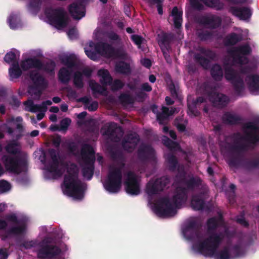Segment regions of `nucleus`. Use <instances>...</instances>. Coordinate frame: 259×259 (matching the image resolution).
<instances>
[{
  "instance_id": "obj_35",
  "label": "nucleus",
  "mask_w": 259,
  "mask_h": 259,
  "mask_svg": "<svg viewBox=\"0 0 259 259\" xmlns=\"http://www.w3.org/2000/svg\"><path fill=\"white\" fill-rule=\"evenodd\" d=\"M72 71L66 67H61L58 73V80L64 84H67L70 80Z\"/></svg>"
},
{
  "instance_id": "obj_11",
  "label": "nucleus",
  "mask_w": 259,
  "mask_h": 259,
  "mask_svg": "<svg viewBox=\"0 0 259 259\" xmlns=\"http://www.w3.org/2000/svg\"><path fill=\"white\" fill-rule=\"evenodd\" d=\"M225 77L232 84L236 95H241L244 89V83L243 78L231 66L226 67Z\"/></svg>"
},
{
  "instance_id": "obj_27",
  "label": "nucleus",
  "mask_w": 259,
  "mask_h": 259,
  "mask_svg": "<svg viewBox=\"0 0 259 259\" xmlns=\"http://www.w3.org/2000/svg\"><path fill=\"white\" fill-rule=\"evenodd\" d=\"M229 12L238 17L240 20H246L251 17L252 13L248 7L231 6L229 9Z\"/></svg>"
},
{
  "instance_id": "obj_59",
  "label": "nucleus",
  "mask_w": 259,
  "mask_h": 259,
  "mask_svg": "<svg viewBox=\"0 0 259 259\" xmlns=\"http://www.w3.org/2000/svg\"><path fill=\"white\" fill-rule=\"evenodd\" d=\"M135 95L137 99L140 102H143L147 97V94L143 91H139L135 93Z\"/></svg>"
},
{
  "instance_id": "obj_32",
  "label": "nucleus",
  "mask_w": 259,
  "mask_h": 259,
  "mask_svg": "<svg viewBox=\"0 0 259 259\" xmlns=\"http://www.w3.org/2000/svg\"><path fill=\"white\" fill-rule=\"evenodd\" d=\"M166 161L168 163V168L171 171H175L177 170L178 171V174L180 171H182L183 169H184L183 166H181L178 162L177 157L172 154H168L166 157Z\"/></svg>"
},
{
  "instance_id": "obj_40",
  "label": "nucleus",
  "mask_w": 259,
  "mask_h": 259,
  "mask_svg": "<svg viewBox=\"0 0 259 259\" xmlns=\"http://www.w3.org/2000/svg\"><path fill=\"white\" fill-rule=\"evenodd\" d=\"M201 226L200 223L198 221L191 220L187 223L183 229V232L187 233L190 230H193L195 232L197 237L198 238L199 235V230Z\"/></svg>"
},
{
  "instance_id": "obj_17",
  "label": "nucleus",
  "mask_w": 259,
  "mask_h": 259,
  "mask_svg": "<svg viewBox=\"0 0 259 259\" xmlns=\"http://www.w3.org/2000/svg\"><path fill=\"white\" fill-rule=\"evenodd\" d=\"M169 183V179L166 176H163L155 180H150L147 184L146 192L148 195L152 196L163 191Z\"/></svg>"
},
{
  "instance_id": "obj_28",
  "label": "nucleus",
  "mask_w": 259,
  "mask_h": 259,
  "mask_svg": "<svg viewBox=\"0 0 259 259\" xmlns=\"http://www.w3.org/2000/svg\"><path fill=\"white\" fill-rule=\"evenodd\" d=\"M118 130L117 124L110 122L106 124L104 127L102 128V132L103 135L107 136L111 141L117 142L120 140V138L117 135Z\"/></svg>"
},
{
  "instance_id": "obj_18",
  "label": "nucleus",
  "mask_w": 259,
  "mask_h": 259,
  "mask_svg": "<svg viewBox=\"0 0 259 259\" xmlns=\"http://www.w3.org/2000/svg\"><path fill=\"white\" fill-rule=\"evenodd\" d=\"M252 49L248 44H245L235 48L233 50L230 52V53L233 56V60L237 63L242 65L248 63V59L245 56L251 53Z\"/></svg>"
},
{
  "instance_id": "obj_20",
  "label": "nucleus",
  "mask_w": 259,
  "mask_h": 259,
  "mask_svg": "<svg viewBox=\"0 0 259 259\" xmlns=\"http://www.w3.org/2000/svg\"><path fill=\"white\" fill-rule=\"evenodd\" d=\"M6 221L13 223L19 226H13L10 228L7 232L9 235H21L24 234L26 229V226L24 223H21L15 213L7 214L5 217Z\"/></svg>"
},
{
  "instance_id": "obj_19",
  "label": "nucleus",
  "mask_w": 259,
  "mask_h": 259,
  "mask_svg": "<svg viewBox=\"0 0 259 259\" xmlns=\"http://www.w3.org/2000/svg\"><path fill=\"white\" fill-rule=\"evenodd\" d=\"M199 23L207 29L210 30L220 28L222 23V18L218 15L209 14L200 17L198 20Z\"/></svg>"
},
{
  "instance_id": "obj_62",
  "label": "nucleus",
  "mask_w": 259,
  "mask_h": 259,
  "mask_svg": "<svg viewBox=\"0 0 259 259\" xmlns=\"http://www.w3.org/2000/svg\"><path fill=\"white\" fill-rule=\"evenodd\" d=\"M233 252L235 256H240L243 253V250L239 245H235L232 248Z\"/></svg>"
},
{
  "instance_id": "obj_44",
  "label": "nucleus",
  "mask_w": 259,
  "mask_h": 259,
  "mask_svg": "<svg viewBox=\"0 0 259 259\" xmlns=\"http://www.w3.org/2000/svg\"><path fill=\"white\" fill-rule=\"evenodd\" d=\"M16 139L13 140L6 146L5 149L8 153L16 155L20 152V150L17 148L19 145Z\"/></svg>"
},
{
  "instance_id": "obj_51",
  "label": "nucleus",
  "mask_w": 259,
  "mask_h": 259,
  "mask_svg": "<svg viewBox=\"0 0 259 259\" xmlns=\"http://www.w3.org/2000/svg\"><path fill=\"white\" fill-rule=\"evenodd\" d=\"M162 143L170 150L175 149L179 146V144L177 142L172 141L165 136L162 139Z\"/></svg>"
},
{
  "instance_id": "obj_10",
  "label": "nucleus",
  "mask_w": 259,
  "mask_h": 259,
  "mask_svg": "<svg viewBox=\"0 0 259 259\" xmlns=\"http://www.w3.org/2000/svg\"><path fill=\"white\" fill-rule=\"evenodd\" d=\"M29 76L33 82V84L29 86V92L39 97L42 91L48 88V82L42 75L35 70L31 71Z\"/></svg>"
},
{
  "instance_id": "obj_26",
  "label": "nucleus",
  "mask_w": 259,
  "mask_h": 259,
  "mask_svg": "<svg viewBox=\"0 0 259 259\" xmlns=\"http://www.w3.org/2000/svg\"><path fill=\"white\" fill-rule=\"evenodd\" d=\"M245 80L250 94L254 95H259V75L251 74L247 75Z\"/></svg>"
},
{
  "instance_id": "obj_16",
  "label": "nucleus",
  "mask_w": 259,
  "mask_h": 259,
  "mask_svg": "<svg viewBox=\"0 0 259 259\" xmlns=\"http://www.w3.org/2000/svg\"><path fill=\"white\" fill-rule=\"evenodd\" d=\"M126 192L131 195H138L140 193V184L137 175L132 171H128L124 181Z\"/></svg>"
},
{
  "instance_id": "obj_38",
  "label": "nucleus",
  "mask_w": 259,
  "mask_h": 259,
  "mask_svg": "<svg viewBox=\"0 0 259 259\" xmlns=\"http://www.w3.org/2000/svg\"><path fill=\"white\" fill-rule=\"evenodd\" d=\"M115 71L116 73L126 75L131 73L130 64L123 61H119L115 64Z\"/></svg>"
},
{
  "instance_id": "obj_30",
  "label": "nucleus",
  "mask_w": 259,
  "mask_h": 259,
  "mask_svg": "<svg viewBox=\"0 0 259 259\" xmlns=\"http://www.w3.org/2000/svg\"><path fill=\"white\" fill-rule=\"evenodd\" d=\"M42 65V62L38 59L28 58L23 60L21 63V67L23 71H27L31 68H36L39 70Z\"/></svg>"
},
{
  "instance_id": "obj_6",
  "label": "nucleus",
  "mask_w": 259,
  "mask_h": 259,
  "mask_svg": "<svg viewBox=\"0 0 259 259\" xmlns=\"http://www.w3.org/2000/svg\"><path fill=\"white\" fill-rule=\"evenodd\" d=\"M44 13L51 24L57 29H61L67 26L69 18L63 8L54 9L49 5L45 8Z\"/></svg>"
},
{
  "instance_id": "obj_60",
  "label": "nucleus",
  "mask_w": 259,
  "mask_h": 259,
  "mask_svg": "<svg viewBox=\"0 0 259 259\" xmlns=\"http://www.w3.org/2000/svg\"><path fill=\"white\" fill-rule=\"evenodd\" d=\"M171 16L174 18H181L183 16V12L179 10L177 7H174L171 11Z\"/></svg>"
},
{
  "instance_id": "obj_25",
  "label": "nucleus",
  "mask_w": 259,
  "mask_h": 259,
  "mask_svg": "<svg viewBox=\"0 0 259 259\" xmlns=\"http://www.w3.org/2000/svg\"><path fill=\"white\" fill-rule=\"evenodd\" d=\"M175 38V35L171 32L161 31L157 34V42L161 50L171 49L170 44Z\"/></svg>"
},
{
  "instance_id": "obj_63",
  "label": "nucleus",
  "mask_w": 259,
  "mask_h": 259,
  "mask_svg": "<svg viewBox=\"0 0 259 259\" xmlns=\"http://www.w3.org/2000/svg\"><path fill=\"white\" fill-rule=\"evenodd\" d=\"M168 117L163 113H158L157 114V120L160 124H164V121L167 119Z\"/></svg>"
},
{
  "instance_id": "obj_46",
  "label": "nucleus",
  "mask_w": 259,
  "mask_h": 259,
  "mask_svg": "<svg viewBox=\"0 0 259 259\" xmlns=\"http://www.w3.org/2000/svg\"><path fill=\"white\" fill-rule=\"evenodd\" d=\"M9 74L12 78H18L22 75V71L20 68L18 62L12 63V67L9 69Z\"/></svg>"
},
{
  "instance_id": "obj_13",
  "label": "nucleus",
  "mask_w": 259,
  "mask_h": 259,
  "mask_svg": "<svg viewBox=\"0 0 259 259\" xmlns=\"http://www.w3.org/2000/svg\"><path fill=\"white\" fill-rule=\"evenodd\" d=\"M200 53H196L194 55V60L205 69L209 68L211 61L214 60L217 57L215 52L210 49L201 47L199 48Z\"/></svg>"
},
{
  "instance_id": "obj_54",
  "label": "nucleus",
  "mask_w": 259,
  "mask_h": 259,
  "mask_svg": "<svg viewBox=\"0 0 259 259\" xmlns=\"http://www.w3.org/2000/svg\"><path fill=\"white\" fill-rule=\"evenodd\" d=\"M131 39L137 46L139 49L141 48V45L144 40V38L142 36L138 34H133L131 36Z\"/></svg>"
},
{
  "instance_id": "obj_50",
  "label": "nucleus",
  "mask_w": 259,
  "mask_h": 259,
  "mask_svg": "<svg viewBox=\"0 0 259 259\" xmlns=\"http://www.w3.org/2000/svg\"><path fill=\"white\" fill-rule=\"evenodd\" d=\"M118 99L122 105L133 104L135 102L134 98L126 93H121L118 97Z\"/></svg>"
},
{
  "instance_id": "obj_1",
  "label": "nucleus",
  "mask_w": 259,
  "mask_h": 259,
  "mask_svg": "<svg viewBox=\"0 0 259 259\" xmlns=\"http://www.w3.org/2000/svg\"><path fill=\"white\" fill-rule=\"evenodd\" d=\"M243 128L250 131L245 132L244 136L239 133L234 134V144L228 149L230 153L229 164L232 167H242L250 170L259 167V158H245L242 153L254 148L259 143V117L244 123Z\"/></svg>"
},
{
  "instance_id": "obj_64",
  "label": "nucleus",
  "mask_w": 259,
  "mask_h": 259,
  "mask_svg": "<svg viewBox=\"0 0 259 259\" xmlns=\"http://www.w3.org/2000/svg\"><path fill=\"white\" fill-rule=\"evenodd\" d=\"M183 22V18H174V24L175 28L180 29L182 27V23Z\"/></svg>"
},
{
  "instance_id": "obj_2",
  "label": "nucleus",
  "mask_w": 259,
  "mask_h": 259,
  "mask_svg": "<svg viewBox=\"0 0 259 259\" xmlns=\"http://www.w3.org/2000/svg\"><path fill=\"white\" fill-rule=\"evenodd\" d=\"M176 182L179 186L176 187L171 200L167 197H162L155 206V212L160 217L174 216L177 213V208H179L187 200L189 191H193L199 187L202 181L200 178L194 177L188 179L186 173L183 169L176 176Z\"/></svg>"
},
{
  "instance_id": "obj_34",
  "label": "nucleus",
  "mask_w": 259,
  "mask_h": 259,
  "mask_svg": "<svg viewBox=\"0 0 259 259\" xmlns=\"http://www.w3.org/2000/svg\"><path fill=\"white\" fill-rule=\"evenodd\" d=\"M50 1H30L27 5V9L30 13L36 15L39 12L41 6L43 5L45 8L49 6Z\"/></svg>"
},
{
  "instance_id": "obj_49",
  "label": "nucleus",
  "mask_w": 259,
  "mask_h": 259,
  "mask_svg": "<svg viewBox=\"0 0 259 259\" xmlns=\"http://www.w3.org/2000/svg\"><path fill=\"white\" fill-rule=\"evenodd\" d=\"M8 22L11 29H15L20 24V20L17 14H11L8 19Z\"/></svg>"
},
{
  "instance_id": "obj_15",
  "label": "nucleus",
  "mask_w": 259,
  "mask_h": 259,
  "mask_svg": "<svg viewBox=\"0 0 259 259\" xmlns=\"http://www.w3.org/2000/svg\"><path fill=\"white\" fill-rule=\"evenodd\" d=\"M37 256L40 259H51L56 257L61 253V249L56 245L49 244L44 240L38 244Z\"/></svg>"
},
{
  "instance_id": "obj_55",
  "label": "nucleus",
  "mask_w": 259,
  "mask_h": 259,
  "mask_svg": "<svg viewBox=\"0 0 259 259\" xmlns=\"http://www.w3.org/2000/svg\"><path fill=\"white\" fill-rule=\"evenodd\" d=\"M4 60L8 63H14V62H18L16 60V55L14 52L12 51L7 53L4 57Z\"/></svg>"
},
{
  "instance_id": "obj_8",
  "label": "nucleus",
  "mask_w": 259,
  "mask_h": 259,
  "mask_svg": "<svg viewBox=\"0 0 259 259\" xmlns=\"http://www.w3.org/2000/svg\"><path fill=\"white\" fill-rule=\"evenodd\" d=\"M2 160L6 169L14 174H20L27 168L26 159L20 155H5L2 157Z\"/></svg>"
},
{
  "instance_id": "obj_58",
  "label": "nucleus",
  "mask_w": 259,
  "mask_h": 259,
  "mask_svg": "<svg viewBox=\"0 0 259 259\" xmlns=\"http://www.w3.org/2000/svg\"><path fill=\"white\" fill-rule=\"evenodd\" d=\"M150 2V5H154L155 4H156V8L157 10L158 13L162 15L163 13V1H148Z\"/></svg>"
},
{
  "instance_id": "obj_5",
  "label": "nucleus",
  "mask_w": 259,
  "mask_h": 259,
  "mask_svg": "<svg viewBox=\"0 0 259 259\" xmlns=\"http://www.w3.org/2000/svg\"><path fill=\"white\" fill-rule=\"evenodd\" d=\"M217 88L211 83L205 82L200 87L201 93L208 97L210 102L219 108L226 107L229 102V98L226 95L216 92Z\"/></svg>"
},
{
  "instance_id": "obj_9",
  "label": "nucleus",
  "mask_w": 259,
  "mask_h": 259,
  "mask_svg": "<svg viewBox=\"0 0 259 259\" xmlns=\"http://www.w3.org/2000/svg\"><path fill=\"white\" fill-rule=\"evenodd\" d=\"M122 170L120 168H110L104 186L110 193H116L120 190L122 180Z\"/></svg>"
},
{
  "instance_id": "obj_21",
  "label": "nucleus",
  "mask_w": 259,
  "mask_h": 259,
  "mask_svg": "<svg viewBox=\"0 0 259 259\" xmlns=\"http://www.w3.org/2000/svg\"><path fill=\"white\" fill-rule=\"evenodd\" d=\"M87 1H74L68 6V11L74 20H80L86 14L85 2Z\"/></svg>"
},
{
  "instance_id": "obj_4",
  "label": "nucleus",
  "mask_w": 259,
  "mask_h": 259,
  "mask_svg": "<svg viewBox=\"0 0 259 259\" xmlns=\"http://www.w3.org/2000/svg\"><path fill=\"white\" fill-rule=\"evenodd\" d=\"M64 177L63 184L67 195L76 199L81 200L84 197L85 186L78 178L76 165H71Z\"/></svg>"
},
{
  "instance_id": "obj_43",
  "label": "nucleus",
  "mask_w": 259,
  "mask_h": 259,
  "mask_svg": "<svg viewBox=\"0 0 259 259\" xmlns=\"http://www.w3.org/2000/svg\"><path fill=\"white\" fill-rule=\"evenodd\" d=\"M196 34L202 41L211 40L214 36V33L212 31L203 29H198L196 32Z\"/></svg>"
},
{
  "instance_id": "obj_12",
  "label": "nucleus",
  "mask_w": 259,
  "mask_h": 259,
  "mask_svg": "<svg viewBox=\"0 0 259 259\" xmlns=\"http://www.w3.org/2000/svg\"><path fill=\"white\" fill-rule=\"evenodd\" d=\"M95 51L85 49L87 56L91 60L95 61L98 59V54L106 55L111 57L115 55V50L112 45L106 42L97 43L95 46Z\"/></svg>"
},
{
  "instance_id": "obj_47",
  "label": "nucleus",
  "mask_w": 259,
  "mask_h": 259,
  "mask_svg": "<svg viewBox=\"0 0 259 259\" xmlns=\"http://www.w3.org/2000/svg\"><path fill=\"white\" fill-rule=\"evenodd\" d=\"M76 58L74 55L65 56L61 59V63L66 66L68 68L71 69L76 66Z\"/></svg>"
},
{
  "instance_id": "obj_42",
  "label": "nucleus",
  "mask_w": 259,
  "mask_h": 259,
  "mask_svg": "<svg viewBox=\"0 0 259 259\" xmlns=\"http://www.w3.org/2000/svg\"><path fill=\"white\" fill-rule=\"evenodd\" d=\"M210 74L215 81H221L223 77V71L222 67L219 64H214L210 69Z\"/></svg>"
},
{
  "instance_id": "obj_33",
  "label": "nucleus",
  "mask_w": 259,
  "mask_h": 259,
  "mask_svg": "<svg viewBox=\"0 0 259 259\" xmlns=\"http://www.w3.org/2000/svg\"><path fill=\"white\" fill-rule=\"evenodd\" d=\"M111 156L118 166L113 168H120V170H122L125 166V158L122 152L118 150L112 151Z\"/></svg>"
},
{
  "instance_id": "obj_23",
  "label": "nucleus",
  "mask_w": 259,
  "mask_h": 259,
  "mask_svg": "<svg viewBox=\"0 0 259 259\" xmlns=\"http://www.w3.org/2000/svg\"><path fill=\"white\" fill-rule=\"evenodd\" d=\"M139 141L140 137L137 133H131L125 136L121 141V146L124 151L132 152Z\"/></svg>"
},
{
  "instance_id": "obj_3",
  "label": "nucleus",
  "mask_w": 259,
  "mask_h": 259,
  "mask_svg": "<svg viewBox=\"0 0 259 259\" xmlns=\"http://www.w3.org/2000/svg\"><path fill=\"white\" fill-rule=\"evenodd\" d=\"M224 238L221 234H213L197 244L198 251L205 257H214L215 259H230L231 255L229 247L225 246L218 251Z\"/></svg>"
},
{
  "instance_id": "obj_37",
  "label": "nucleus",
  "mask_w": 259,
  "mask_h": 259,
  "mask_svg": "<svg viewBox=\"0 0 259 259\" xmlns=\"http://www.w3.org/2000/svg\"><path fill=\"white\" fill-rule=\"evenodd\" d=\"M89 85L92 91L93 95L94 97H95L96 94H99L104 96H106L108 94V92L106 87L102 86L99 83L95 81H91L90 82Z\"/></svg>"
},
{
  "instance_id": "obj_31",
  "label": "nucleus",
  "mask_w": 259,
  "mask_h": 259,
  "mask_svg": "<svg viewBox=\"0 0 259 259\" xmlns=\"http://www.w3.org/2000/svg\"><path fill=\"white\" fill-rule=\"evenodd\" d=\"M222 120L225 123L229 125L241 124L243 121L242 117L230 112H226L224 113Z\"/></svg>"
},
{
  "instance_id": "obj_56",
  "label": "nucleus",
  "mask_w": 259,
  "mask_h": 259,
  "mask_svg": "<svg viewBox=\"0 0 259 259\" xmlns=\"http://www.w3.org/2000/svg\"><path fill=\"white\" fill-rule=\"evenodd\" d=\"M10 184L5 180H0V193H4L10 190Z\"/></svg>"
},
{
  "instance_id": "obj_36",
  "label": "nucleus",
  "mask_w": 259,
  "mask_h": 259,
  "mask_svg": "<svg viewBox=\"0 0 259 259\" xmlns=\"http://www.w3.org/2000/svg\"><path fill=\"white\" fill-rule=\"evenodd\" d=\"M207 230V232L209 237L213 234H221L224 237V235L222 232L217 233L215 232L216 229L219 226V222L217 218L212 217L208 219L206 223Z\"/></svg>"
},
{
  "instance_id": "obj_45",
  "label": "nucleus",
  "mask_w": 259,
  "mask_h": 259,
  "mask_svg": "<svg viewBox=\"0 0 259 259\" xmlns=\"http://www.w3.org/2000/svg\"><path fill=\"white\" fill-rule=\"evenodd\" d=\"M56 66L55 62L50 59L44 63L42 62L41 66L39 68V70H44L50 74H54Z\"/></svg>"
},
{
  "instance_id": "obj_57",
  "label": "nucleus",
  "mask_w": 259,
  "mask_h": 259,
  "mask_svg": "<svg viewBox=\"0 0 259 259\" xmlns=\"http://www.w3.org/2000/svg\"><path fill=\"white\" fill-rule=\"evenodd\" d=\"M16 130L18 134H16L15 138L16 140H19L24 136V127L21 123L16 125Z\"/></svg>"
},
{
  "instance_id": "obj_24",
  "label": "nucleus",
  "mask_w": 259,
  "mask_h": 259,
  "mask_svg": "<svg viewBox=\"0 0 259 259\" xmlns=\"http://www.w3.org/2000/svg\"><path fill=\"white\" fill-rule=\"evenodd\" d=\"M138 159L141 161L154 160L155 158L154 149L150 145L141 144L137 151Z\"/></svg>"
},
{
  "instance_id": "obj_14",
  "label": "nucleus",
  "mask_w": 259,
  "mask_h": 259,
  "mask_svg": "<svg viewBox=\"0 0 259 259\" xmlns=\"http://www.w3.org/2000/svg\"><path fill=\"white\" fill-rule=\"evenodd\" d=\"M48 154L51 159L46 161V156L45 154L44 159L41 160V162L45 164L46 168L48 171L59 177L61 176L62 172L59 168V155L58 152L53 148H50L48 150Z\"/></svg>"
},
{
  "instance_id": "obj_22",
  "label": "nucleus",
  "mask_w": 259,
  "mask_h": 259,
  "mask_svg": "<svg viewBox=\"0 0 259 259\" xmlns=\"http://www.w3.org/2000/svg\"><path fill=\"white\" fill-rule=\"evenodd\" d=\"M192 8L198 11L204 9V5L217 11L222 10L224 8V4L222 1H190Z\"/></svg>"
},
{
  "instance_id": "obj_61",
  "label": "nucleus",
  "mask_w": 259,
  "mask_h": 259,
  "mask_svg": "<svg viewBox=\"0 0 259 259\" xmlns=\"http://www.w3.org/2000/svg\"><path fill=\"white\" fill-rule=\"evenodd\" d=\"M71 123L70 119L65 118L60 121V126L62 130H66Z\"/></svg>"
},
{
  "instance_id": "obj_52",
  "label": "nucleus",
  "mask_w": 259,
  "mask_h": 259,
  "mask_svg": "<svg viewBox=\"0 0 259 259\" xmlns=\"http://www.w3.org/2000/svg\"><path fill=\"white\" fill-rule=\"evenodd\" d=\"M25 104L27 105L30 107L29 111L31 112L43 111L41 105L34 104L32 101L25 103Z\"/></svg>"
},
{
  "instance_id": "obj_41",
  "label": "nucleus",
  "mask_w": 259,
  "mask_h": 259,
  "mask_svg": "<svg viewBox=\"0 0 259 259\" xmlns=\"http://www.w3.org/2000/svg\"><path fill=\"white\" fill-rule=\"evenodd\" d=\"M98 75L101 77V83L103 85H110L112 82V77L107 69H100L98 71Z\"/></svg>"
},
{
  "instance_id": "obj_48",
  "label": "nucleus",
  "mask_w": 259,
  "mask_h": 259,
  "mask_svg": "<svg viewBox=\"0 0 259 259\" xmlns=\"http://www.w3.org/2000/svg\"><path fill=\"white\" fill-rule=\"evenodd\" d=\"M73 83L77 89H81L84 86L83 76L81 72L76 71L73 76Z\"/></svg>"
},
{
  "instance_id": "obj_7",
  "label": "nucleus",
  "mask_w": 259,
  "mask_h": 259,
  "mask_svg": "<svg viewBox=\"0 0 259 259\" xmlns=\"http://www.w3.org/2000/svg\"><path fill=\"white\" fill-rule=\"evenodd\" d=\"M81 152L84 161V165L81 169L82 176L87 180H91L95 169V151L91 145L84 144L82 146Z\"/></svg>"
},
{
  "instance_id": "obj_29",
  "label": "nucleus",
  "mask_w": 259,
  "mask_h": 259,
  "mask_svg": "<svg viewBox=\"0 0 259 259\" xmlns=\"http://www.w3.org/2000/svg\"><path fill=\"white\" fill-rule=\"evenodd\" d=\"M205 193L204 192H201L193 195L191 201L192 208L195 210L204 209L205 206Z\"/></svg>"
},
{
  "instance_id": "obj_39",
  "label": "nucleus",
  "mask_w": 259,
  "mask_h": 259,
  "mask_svg": "<svg viewBox=\"0 0 259 259\" xmlns=\"http://www.w3.org/2000/svg\"><path fill=\"white\" fill-rule=\"evenodd\" d=\"M242 39L241 36L235 33L232 32L227 35L224 39V44L226 47L232 46L236 45Z\"/></svg>"
},
{
  "instance_id": "obj_53",
  "label": "nucleus",
  "mask_w": 259,
  "mask_h": 259,
  "mask_svg": "<svg viewBox=\"0 0 259 259\" xmlns=\"http://www.w3.org/2000/svg\"><path fill=\"white\" fill-rule=\"evenodd\" d=\"M111 90L113 91H117L122 89L124 85V83L121 80L118 79H115L111 84Z\"/></svg>"
}]
</instances>
